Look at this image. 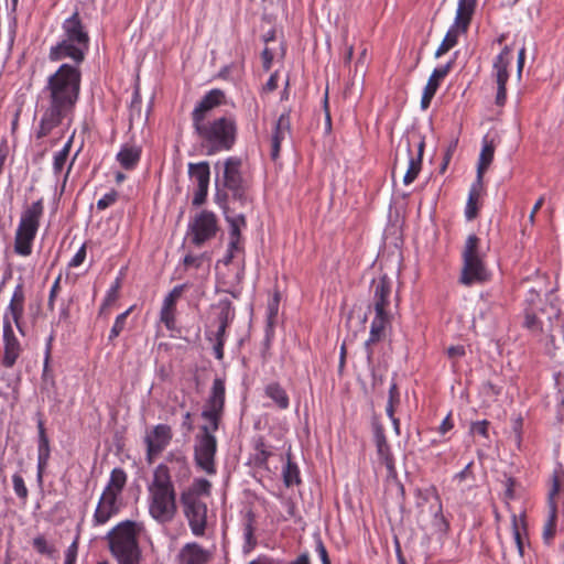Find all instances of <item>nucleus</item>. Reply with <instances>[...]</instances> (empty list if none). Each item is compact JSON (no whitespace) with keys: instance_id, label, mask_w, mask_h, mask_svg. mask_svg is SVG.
Segmentation results:
<instances>
[{"instance_id":"f257e3e1","label":"nucleus","mask_w":564,"mask_h":564,"mask_svg":"<svg viewBox=\"0 0 564 564\" xmlns=\"http://www.w3.org/2000/svg\"><path fill=\"white\" fill-rule=\"evenodd\" d=\"M82 72L79 65L62 64L50 75L41 90L42 116L36 130V138L48 135L64 121H73L79 100Z\"/></svg>"},{"instance_id":"f03ea898","label":"nucleus","mask_w":564,"mask_h":564,"mask_svg":"<svg viewBox=\"0 0 564 564\" xmlns=\"http://www.w3.org/2000/svg\"><path fill=\"white\" fill-rule=\"evenodd\" d=\"M226 400V386L223 378H215L208 398L202 410V417L208 424L200 426L194 445V460L198 468L207 475L216 474L215 456L217 453V438L214 435L218 431Z\"/></svg>"},{"instance_id":"7ed1b4c3","label":"nucleus","mask_w":564,"mask_h":564,"mask_svg":"<svg viewBox=\"0 0 564 564\" xmlns=\"http://www.w3.org/2000/svg\"><path fill=\"white\" fill-rule=\"evenodd\" d=\"M62 30V40L50 48V61L70 58L74 64L80 65L89 51V35L77 11L64 20Z\"/></svg>"},{"instance_id":"20e7f679","label":"nucleus","mask_w":564,"mask_h":564,"mask_svg":"<svg viewBox=\"0 0 564 564\" xmlns=\"http://www.w3.org/2000/svg\"><path fill=\"white\" fill-rule=\"evenodd\" d=\"M148 490L150 516L159 523L172 521L177 511L176 491L166 465L155 467Z\"/></svg>"},{"instance_id":"39448f33","label":"nucleus","mask_w":564,"mask_h":564,"mask_svg":"<svg viewBox=\"0 0 564 564\" xmlns=\"http://www.w3.org/2000/svg\"><path fill=\"white\" fill-rule=\"evenodd\" d=\"M207 155L230 151L237 141L238 127L234 117H218L194 127Z\"/></svg>"},{"instance_id":"423d86ee","label":"nucleus","mask_w":564,"mask_h":564,"mask_svg":"<svg viewBox=\"0 0 564 564\" xmlns=\"http://www.w3.org/2000/svg\"><path fill=\"white\" fill-rule=\"evenodd\" d=\"M144 530L141 522L124 520L113 527L106 535L111 554L118 564H140L141 550L138 535Z\"/></svg>"},{"instance_id":"0eeeda50","label":"nucleus","mask_w":564,"mask_h":564,"mask_svg":"<svg viewBox=\"0 0 564 564\" xmlns=\"http://www.w3.org/2000/svg\"><path fill=\"white\" fill-rule=\"evenodd\" d=\"M241 163V159L238 156L227 158L224 162L221 177H216L217 192L215 194V202L224 209L227 208V194L219 186L227 188L231 193L232 199L241 207L246 206L249 202L248 185L240 172Z\"/></svg>"},{"instance_id":"6e6552de","label":"nucleus","mask_w":564,"mask_h":564,"mask_svg":"<svg viewBox=\"0 0 564 564\" xmlns=\"http://www.w3.org/2000/svg\"><path fill=\"white\" fill-rule=\"evenodd\" d=\"M477 0H458L453 24L446 32L443 41L435 51L434 57L440 58L458 43L460 33H466L470 25Z\"/></svg>"},{"instance_id":"1a4fd4ad","label":"nucleus","mask_w":564,"mask_h":564,"mask_svg":"<svg viewBox=\"0 0 564 564\" xmlns=\"http://www.w3.org/2000/svg\"><path fill=\"white\" fill-rule=\"evenodd\" d=\"M218 230L216 215L210 210H202L188 223L187 235L193 245L200 247L214 238Z\"/></svg>"},{"instance_id":"9d476101","label":"nucleus","mask_w":564,"mask_h":564,"mask_svg":"<svg viewBox=\"0 0 564 564\" xmlns=\"http://www.w3.org/2000/svg\"><path fill=\"white\" fill-rule=\"evenodd\" d=\"M181 503L192 533L196 536L204 535L207 524L206 503L189 492H182Z\"/></svg>"},{"instance_id":"9b49d317","label":"nucleus","mask_w":564,"mask_h":564,"mask_svg":"<svg viewBox=\"0 0 564 564\" xmlns=\"http://www.w3.org/2000/svg\"><path fill=\"white\" fill-rule=\"evenodd\" d=\"M512 62V48L506 45L501 52L495 57L492 64V75L497 83L496 105L503 106L507 100L506 85L509 80L508 67Z\"/></svg>"},{"instance_id":"f8f14e48","label":"nucleus","mask_w":564,"mask_h":564,"mask_svg":"<svg viewBox=\"0 0 564 564\" xmlns=\"http://www.w3.org/2000/svg\"><path fill=\"white\" fill-rule=\"evenodd\" d=\"M172 437V429L167 424H158L145 433V459L149 464L153 463V460L169 446Z\"/></svg>"},{"instance_id":"ddd939ff","label":"nucleus","mask_w":564,"mask_h":564,"mask_svg":"<svg viewBox=\"0 0 564 564\" xmlns=\"http://www.w3.org/2000/svg\"><path fill=\"white\" fill-rule=\"evenodd\" d=\"M188 176L191 181L196 185L192 205L199 207L206 202L208 195L210 180L209 163L207 161L188 163Z\"/></svg>"},{"instance_id":"4468645a","label":"nucleus","mask_w":564,"mask_h":564,"mask_svg":"<svg viewBox=\"0 0 564 564\" xmlns=\"http://www.w3.org/2000/svg\"><path fill=\"white\" fill-rule=\"evenodd\" d=\"M425 142L421 135H411L406 138V152L409 155L408 170L403 176L404 185H410L417 177L422 169V158Z\"/></svg>"},{"instance_id":"2eb2a0df","label":"nucleus","mask_w":564,"mask_h":564,"mask_svg":"<svg viewBox=\"0 0 564 564\" xmlns=\"http://www.w3.org/2000/svg\"><path fill=\"white\" fill-rule=\"evenodd\" d=\"M122 508V498L116 494L102 491L93 514V525L99 527L106 524L112 517L117 516Z\"/></svg>"},{"instance_id":"dca6fc26","label":"nucleus","mask_w":564,"mask_h":564,"mask_svg":"<svg viewBox=\"0 0 564 564\" xmlns=\"http://www.w3.org/2000/svg\"><path fill=\"white\" fill-rule=\"evenodd\" d=\"M37 464H36V481L40 487L43 485L44 473L48 466L51 458L50 438L46 434L44 421L39 414L37 419Z\"/></svg>"},{"instance_id":"f3484780","label":"nucleus","mask_w":564,"mask_h":564,"mask_svg":"<svg viewBox=\"0 0 564 564\" xmlns=\"http://www.w3.org/2000/svg\"><path fill=\"white\" fill-rule=\"evenodd\" d=\"M225 99V93L215 88L206 93L192 111L193 128L208 121L207 115Z\"/></svg>"},{"instance_id":"a211bd4d","label":"nucleus","mask_w":564,"mask_h":564,"mask_svg":"<svg viewBox=\"0 0 564 564\" xmlns=\"http://www.w3.org/2000/svg\"><path fill=\"white\" fill-rule=\"evenodd\" d=\"M2 339H3V357H2V365L6 368H12L18 358L20 357V354L22 351L21 344L13 332V326L11 324V321L7 319L3 321L2 326Z\"/></svg>"},{"instance_id":"6ab92c4d","label":"nucleus","mask_w":564,"mask_h":564,"mask_svg":"<svg viewBox=\"0 0 564 564\" xmlns=\"http://www.w3.org/2000/svg\"><path fill=\"white\" fill-rule=\"evenodd\" d=\"M371 426L378 458L384 464L388 471L392 474L395 471L394 457L388 443L384 427L378 420H373Z\"/></svg>"},{"instance_id":"aec40b11","label":"nucleus","mask_w":564,"mask_h":564,"mask_svg":"<svg viewBox=\"0 0 564 564\" xmlns=\"http://www.w3.org/2000/svg\"><path fill=\"white\" fill-rule=\"evenodd\" d=\"M187 289V284H178L164 297L160 312V321L165 325L169 330L175 328L176 318V302L182 296L183 292Z\"/></svg>"},{"instance_id":"412c9836","label":"nucleus","mask_w":564,"mask_h":564,"mask_svg":"<svg viewBox=\"0 0 564 564\" xmlns=\"http://www.w3.org/2000/svg\"><path fill=\"white\" fill-rule=\"evenodd\" d=\"M390 324L389 313L378 314L375 313V317L370 325L369 337L365 341V350L367 355L368 364H371L373 357L372 345L382 340L386 336V328Z\"/></svg>"},{"instance_id":"4be33fe9","label":"nucleus","mask_w":564,"mask_h":564,"mask_svg":"<svg viewBox=\"0 0 564 564\" xmlns=\"http://www.w3.org/2000/svg\"><path fill=\"white\" fill-rule=\"evenodd\" d=\"M488 279V272L484 263V258L463 259V269L460 282L465 285H471L478 282H485Z\"/></svg>"},{"instance_id":"5701e85b","label":"nucleus","mask_w":564,"mask_h":564,"mask_svg":"<svg viewBox=\"0 0 564 564\" xmlns=\"http://www.w3.org/2000/svg\"><path fill=\"white\" fill-rule=\"evenodd\" d=\"M373 308L375 313L384 314L388 312L390 304V295L392 290V282L388 275H381L373 280Z\"/></svg>"},{"instance_id":"b1692460","label":"nucleus","mask_w":564,"mask_h":564,"mask_svg":"<svg viewBox=\"0 0 564 564\" xmlns=\"http://www.w3.org/2000/svg\"><path fill=\"white\" fill-rule=\"evenodd\" d=\"M546 317L549 323L551 324L553 318H557L558 310L552 304H545L543 307H540L538 311L527 310L524 317V326L531 332H541L543 329V317Z\"/></svg>"},{"instance_id":"393cba45","label":"nucleus","mask_w":564,"mask_h":564,"mask_svg":"<svg viewBox=\"0 0 564 564\" xmlns=\"http://www.w3.org/2000/svg\"><path fill=\"white\" fill-rule=\"evenodd\" d=\"M291 133V118L289 112H283L278 118L271 138L270 156L276 161L280 156L281 143Z\"/></svg>"},{"instance_id":"a878e982","label":"nucleus","mask_w":564,"mask_h":564,"mask_svg":"<svg viewBox=\"0 0 564 564\" xmlns=\"http://www.w3.org/2000/svg\"><path fill=\"white\" fill-rule=\"evenodd\" d=\"M164 465L170 469V476L174 475L176 481L183 482L191 477V467L186 456L181 451L170 452L165 457Z\"/></svg>"},{"instance_id":"bb28decb","label":"nucleus","mask_w":564,"mask_h":564,"mask_svg":"<svg viewBox=\"0 0 564 564\" xmlns=\"http://www.w3.org/2000/svg\"><path fill=\"white\" fill-rule=\"evenodd\" d=\"M24 288L22 283L15 285L10 303L4 311L3 321L9 319L12 322H18V318H22L24 312Z\"/></svg>"},{"instance_id":"cd10ccee","label":"nucleus","mask_w":564,"mask_h":564,"mask_svg":"<svg viewBox=\"0 0 564 564\" xmlns=\"http://www.w3.org/2000/svg\"><path fill=\"white\" fill-rule=\"evenodd\" d=\"M37 229L18 225L14 239V251L19 256L28 257L32 252V242Z\"/></svg>"},{"instance_id":"c85d7f7f","label":"nucleus","mask_w":564,"mask_h":564,"mask_svg":"<svg viewBox=\"0 0 564 564\" xmlns=\"http://www.w3.org/2000/svg\"><path fill=\"white\" fill-rule=\"evenodd\" d=\"M142 150L139 145L124 143L116 155L117 162L127 171L134 170L141 160Z\"/></svg>"},{"instance_id":"c756f323","label":"nucleus","mask_w":564,"mask_h":564,"mask_svg":"<svg viewBox=\"0 0 564 564\" xmlns=\"http://www.w3.org/2000/svg\"><path fill=\"white\" fill-rule=\"evenodd\" d=\"M272 452L269 449V446L265 444L262 436H258L253 440V452L249 457V465L254 468H268V460L271 457Z\"/></svg>"},{"instance_id":"7c9ffc66","label":"nucleus","mask_w":564,"mask_h":564,"mask_svg":"<svg viewBox=\"0 0 564 564\" xmlns=\"http://www.w3.org/2000/svg\"><path fill=\"white\" fill-rule=\"evenodd\" d=\"M482 181L475 180L469 188L468 198L465 206V217L473 220L478 215V203L482 193Z\"/></svg>"},{"instance_id":"2f4dec72","label":"nucleus","mask_w":564,"mask_h":564,"mask_svg":"<svg viewBox=\"0 0 564 564\" xmlns=\"http://www.w3.org/2000/svg\"><path fill=\"white\" fill-rule=\"evenodd\" d=\"M264 395L272 400L280 410H286L290 406V398L286 390L279 382H270L264 387Z\"/></svg>"},{"instance_id":"473e14b6","label":"nucleus","mask_w":564,"mask_h":564,"mask_svg":"<svg viewBox=\"0 0 564 564\" xmlns=\"http://www.w3.org/2000/svg\"><path fill=\"white\" fill-rule=\"evenodd\" d=\"M43 200L39 199L31 204L21 215L19 225L35 228L39 230L40 219L43 215Z\"/></svg>"},{"instance_id":"72a5a7b5","label":"nucleus","mask_w":564,"mask_h":564,"mask_svg":"<svg viewBox=\"0 0 564 564\" xmlns=\"http://www.w3.org/2000/svg\"><path fill=\"white\" fill-rule=\"evenodd\" d=\"M127 480L128 475L124 471V469L120 467L113 468L110 473L109 480L106 487L104 488V491L113 495L116 494V496L122 498L121 495L127 485Z\"/></svg>"},{"instance_id":"f704fd0d","label":"nucleus","mask_w":564,"mask_h":564,"mask_svg":"<svg viewBox=\"0 0 564 564\" xmlns=\"http://www.w3.org/2000/svg\"><path fill=\"white\" fill-rule=\"evenodd\" d=\"M226 330V327L217 325L216 330L207 328L205 332L206 339L213 343L214 355L218 360H223L224 358V347L227 338Z\"/></svg>"},{"instance_id":"c9c22d12","label":"nucleus","mask_w":564,"mask_h":564,"mask_svg":"<svg viewBox=\"0 0 564 564\" xmlns=\"http://www.w3.org/2000/svg\"><path fill=\"white\" fill-rule=\"evenodd\" d=\"M184 564H206L208 553L197 543H187L183 550Z\"/></svg>"},{"instance_id":"e433bc0d","label":"nucleus","mask_w":564,"mask_h":564,"mask_svg":"<svg viewBox=\"0 0 564 564\" xmlns=\"http://www.w3.org/2000/svg\"><path fill=\"white\" fill-rule=\"evenodd\" d=\"M254 521L256 516L252 511H248L243 523V552H251L257 545V539L254 536Z\"/></svg>"},{"instance_id":"4c0bfd02","label":"nucleus","mask_w":564,"mask_h":564,"mask_svg":"<svg viewBox=\"0 0 564 564\" xmlns=\"http://www.w3.org/2000/svg\"><path fill=\"white\" fill-rule=\"evenodd\" d=\"M218 310L216 324L228 328L235 318V307L228 299H223L216 304Z\"/></svg>"},{"instance_id":"58836bf2","label":"nucleus","mask_w":564,"mask_h":564,"mask_svg":"<svg viewBox=\"0 0 564 564\" xmlns=\"http://www.w3.org/2000/svg\"><path fill=\"white\" fill-rule=\"evenodd\" d=\"M560 490V484L556 476H553V484L552 488L549 491V499L551 501L552 507V516L551 519L547 521V523L544 527V538L550 539L555 533V503L553 502L554 497L558 494Z\"/></svg>"},{"instance_id":"ea45409f","label":"nucleus","mask_w":564,"mask_h":564,"mask_svg":"<svg viewBox=\"0 0 564 564\" xmlns=\"http://www.w3.org/2000/svg\"><path fill=\"white\" fill-rule=\"evenodd\" d=\"M453 65L454 61H449L445 65L435 67L424 88H431L432 91L436 93L441 82L448 75Z\"/></svg>"},{"instance_id":"a19ab883","label":"nucleus","mask_w":564,"mask_h":564,"mask_svg":"<svg viewBox=\"0 0 564 564\" xmlns=\"http://www.w3.org/2000/svg\"><path fill=\"white\" fill-rule=\"evenodd\" d=\"M33 549L41 555L48 558H56L58 551L56 546L50 542L43 534H39L32 540Z\"/></svg>"},{"instance_id":"79ce46f5","label":"nucleus","mask_w":564,"mask_h":564,"mask_svg":"<svg viewBox=\"0 0 564 564\" xmlns=\"http://www.w3.org/2000/svg\"><path fill=\"white\" fill-rule=\"evenodd\" d=\"M74 135H75V132L72 133V135L68 138V140L63 145V148L54 154L53 172L55 175H59L65 166V163L67 161V158L69 155L70 149L73 145Z\"/></svg>"},{"instance_id":"37998d69","label":"nucleus","mask_w":564,"mask_h":564,"mask_svg":"<svg viewBox=\"0 0 564 564\" xmlns=\"http://www.w3.org/2000/svg\"><path fill=\"white\" fill-rule=\"evenodd\" d=\"M494 153H495L494 145L485 142V144L482 145L480 155H479V160H478L476 180L482 181L485 171L489 167V165L491 164V162L494 160Z\"/></svg>"},{"instance_id":"c03bdc74","label":"nucleus","mask_w":564,"mask_h":564,"mask_svg":"<svg viewBox=\"0 0 564 564\" xmlns=\"http://www.w3.org/2000/svg\"><path fill=\"white\" fill-rule=\"evenodd\" d=\"M283 482L286 487H292L294 485L301 484L300 469L296 463L292 462L291 458H288V462L282 470Z\"/></svg>"},{"instance_id":"a18cd8bd","label":"nucleus","mask_w":564,"mask_h":564,"mask_svg":"<svg viewBox=\"0 0 564 564\" xmlns=\"http://www.w3.org/2000/svg\"><path fill=\"white\" fill-rule=\"evenodd\" d=\"M462 257L463 259H476L485 257V254L480 251V239L475 234H471L467 237Z\"/></svg>"},{"instance_id":"49530a36","label":"nucleus","mask_w":564,"mask_h":564,"mask_svg":"<svg viewBox=\"0 0 564 564\" xmlns=\"http://www.w3.org/2000/svg\"><path fill=\"white\" fill-rule=\"evenodd\" d=\"M133 310V306H130L128 310H126L124 312H122L121 314H119L116 319H115V323L110 329V333L108 335V341L109 343H112L122 332L123 329L126 328V325H127V319L129 317V315L131 314Z\"/></svg>"},{"instance_id":"de8ad7c7","label":"nucleus","mask_w":564,"mask_h":564,"mask_svg":"<svg viewBox=\"0 0 564 564\" xmlns=\"http://www.w3.org/2000/svg\"><path fill=\"white\" fill-rule=\"evenodd\" d=\"M212 484L205 478H196L193 484L183 492L192 494L196 499L200 496H208L210 494Z\"/></svg>"},{"instance_id":"09e8293b","label":"nucleus","mask_w":564,"mask_h":564,"mask_svg":"<svg viewBox=\"0 0 564 564\" xmlns=\"http://www.w3.org/2000/svg\"><path fill=\"white\" fill-rule=\"evenodd\" d=\"M226 220L229 224V237H241L240 231L247 226L246 216L243 214L226 216Z\"/></svg>"},{"instance_id":"8fccbe9b","label":"nucleus","mask_w":564,"mask_h":564,"mask_svg":"<svg viewBox=\"0 0 564 564\" xmlns=\"http://www.w3.org/2000/svg\"><path fill=\"white\" fill-rule=\"evenodd\" d=\"M12 485L18 498L25 503L29 497V490L25 486L23 477L19 473L13 474Z\"/></svg>"},{"instance_id":"3c124183","label":"nucleus","mask_w":564,"mask_h":564,"mask_svg":"<svg viewBox=\"0 0 564 564\" xmlns=\"http://www.w3.org/2000/svg\"><path fill=\"white\" fill-rule=\"evenodd\" d=\"M489 424L490 423L487 420L471 422L470 426H469V433L473 435H480L485 438H488L489 437V434H488Z\"/></svg>"},{"instance_id":"603ef678","label":"nucleus","mask_w":564,"mask_h":564,"mask_svg":"<svg viewBox=\"0 0 564 564\" xmlns=\"http://www.w3.org/2000/svg\"><path fill=\"white\" fill-rule=\"evenodd\" d=\"M474 460H470L459 473L455 474L453 477L454 481H457L458 484L471 480L475 481V475L473 471Z\"/></svg>"},{"instance_id":"864d4df0","label":"nucleus","mask_w":564,"mask_h":564,"mask_svg":"<svg viewBox=\"0 0 564 564\" xmlns=\"http://www.w3.org/2000/svg\"><path fill=\"white\" fill-rule=\"evenodd\" d=\"M118 198V193L112 189L108 193H106L97 202V208L99 210H104L108 208L109 206L113 205Z\"/></svg>"},{"instance_id":"5fc2aeb1","label":"nucleus","mask_w":564,"mask_h":564,"mask_svg":"<svg viewBox=\"0 0 564 564\" xmlns=\"http://www.w3.org/2000/svg\"><path fill=\"white\" fill-rule=\"evenodd\" d=\"M119 294L117 291L108 289L105 299L99 308V315L106 314L108 307H110L118 299Z\"/></svg>"},{"instance_id":"6e6d98bb","label":"nucleus","mask_w":564,"mask_h":564,"mask_svg":"<svg viewBox=\"0 0 564 564\" xmlns=\"http://www.w3.org/2000/svg\"><path fill=\"white\" fill-rule=\"evenodd\" d=\"M434 527L437 529L441 533H446L449 529V524L446 521V519L443 516L442 507L438 508V510L435 512L434 516Z\"/></svg>"},{"instance_id":"4d7b16f0","label":"nucleus","mask_w":564,"mask_h":564,"mask_svg":"<svg viewBox=\"0 0 564 564\" xmlns=\"http://www.w3.org/2000/svg\"><path fill=\"white\" fill-rule=\"evenodd\" d=\"M61 279L62 276L58 275L53 285L51 286V290H50V295H48V301H47V308L53 311L54 310V304H55V299L59 292V284H61Z\"/></svg>"},{"instance_id":"13d9d810","label":"nucleus","mask_w":564,"mask_h":564,"mask_svg":"<svg viewBox=\"0 0 564 564\" xmlns=\"http://www.w3.org/2000/svg\"><path fill=\"white\" fill-rule=\"evenodd\" d=\"M86 258V246L83 245L77 252L74 254V257L68 262L69 268H77L85 261Z\"/></svg>"},{"instance_id":"bf43d9fd","label":"nucleus","mask_w":564,"mask_h":564,"mask_svg":"<svg viewBox=\"0 0 564 564\" xmlns=\"http://www.w3.org/2000/svg\"><path fill=\"white\" fill-rule=\"evenodd\" d=\"M316 553L322 562V564H332L330 563V560H329V556H328V552L323 543V541L321 539H318L316 541Z\"/></svg>"},{"instance_id":"052dcab7","label":"nucleus","mask_w":564,"mask_h":564,"mask_svg":"<svg viewBox=\"0 0 564 564\" xmlns=\"http://www.w3.org/2000/svg\"><path fill=\"white\" fill-rule=\"evenodd\" d=\"M77 558V542L74 541L65 552L64 564H75Z\"/></svg>"},{"instance_id":"680f3d73","label":"nucleus","mask_w":564,"mask_h":564,"mask_svg":"<svg viewBox=\"0 0 564 564\" xmlns=\"http://www.w3.org/2000/svg\"><path fill=\"white\" fill-rule=\"evenodd\" d=\"M388 403H392V404L400 403V392H399L398 386L394 381H392L389 387Z\"/></svg>"},{"instance_id":"e2e57ef3","label":"nucleus","mask_w":564,"mask_h":564,"mask_svg":"<svg viewBox=\"0 0 564 564\" xmlns=\"http://www.w3.org/2000/svg\"><path fill=\"white\" fill-rule=\"evenodd\" d=\"M70 303L72 301L61 303L58 319L59 322H67L70 316Z\"/></svg>"},{"instance_id":"0e129e2a","label":"nucleus","mask_w":564,"mask_h":564,"mask_svg":"<svg viewBox=\"0 0 564 564\" xmlns=\"http://www.w3.org/2000/svg\"><path fill=\"white\" fill-rule=\"evenodd\" d=\"M261 57L264 70H269L272 66V62L274 58L273 52L270 48L265 47L261 53Z\"/></svg>"},{"instance_id":"69168bd1","label":"nucleus","mask_w":564,"mask_h":564,"mask_svg":"<svg viewBox=\"0 0 564 564\" xmlns=\"http://www.w3.org/2000/svg\"><path fill=\"white\" fill-rule=\"evenodd\" d=\"M436 93L432 91L431 88H424L423 89V94H422V98H421V108L422 109H427L431 105V101L433 99V97L435 96Z\"/></svg>"},{"instance_id":"338daca9","label":"nucleus","mask_w":564,"mask_h":564,"mask_svg":"<svg viewBox=\"0 0 564 564\" xmlns=\"http://www.w3.org/2000/svg\"><path fill=\"white\" fill-rule=\"evenodd\" d=\"M183 262H184L185 267L199 268L203 262V258H202V256L186 254L184 257Z\"/></svg>"},{"instance_id":"774afa93","label":"nucleus","mask_w":564,"mask_h":564,"mask_svg":"<svg viewBox=\"0 0 564 564\" xmlns=\"http://www.w3.org/2000/svg\"><path fill=\"white\" fill-rule=\"evenodd\" d=\"M278 80H279L278 72L272 73L264 85V90L269 91V93L275 90L278 88Z\"/></svg>"}]
</instances>
